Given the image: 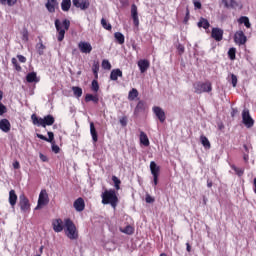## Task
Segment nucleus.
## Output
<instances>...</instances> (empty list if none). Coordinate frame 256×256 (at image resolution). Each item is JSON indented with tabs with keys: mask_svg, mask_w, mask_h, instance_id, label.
<instances>
[{
	"mask_svg": "<svg viewBox=\"0 0 256 256\" xmlns=\"http://www.w3.org/2000/svg\"><path fill=\"white\" fill-rule=\"evenodd\" d=\"M102 69H106L107 71L111 70V62H109V60H103Z\"/></svg>",
	"mask_w": 256,
	"mask_h": 256,
	"instance_id": "37998d69",
	"label": "nucleus"
},
{
	"mask_svg": "<svg viewBox=\"0 0 256 256\" xmlns=\"http://www.w3.org/2000/svg\"><path fill=\"white\" fill-rule=\"evenodd\" d=\"M193 5H194L195 9H201V7H202L201 1H199V0H193Z\"/></svg>",
	"mask_w": 256,
	"mask_h": 256,
	"instance_id": "603ef678",
	"label": "nucleus"
},
{
	"mask_svg": "<svg viewBox=\"0 0 256 256\" xmlns=\"http://www.w3.org/2000/svg\"><path fill=\"white\" fill-rule=\"evenodd\" d=\"M121 125H123V127H125V125H127V121H125V119L120 120Z\"/></svg>",
	"mask_w": 256,
	"mask_h": 256,
	"instance_id": "680f3d73",
	"label": "nucleus"
},
{
	"mask_svg": "<svg viewBox=\"0 0 256 256\" xmlns=\"http://www.w3.org/2000/svg\"><path fill=\"white\" fill-rule=\"evenodd\" d=\"M12 65L15 67L16 71H21V65H19L16 58H12Z\"/></svg>",
	"mask_w": 256,
	"mask_h": 256,
	"instance_id": "49530a36",
	"label": "nucleus"
},
{
	"mask_svg": "<svg viewBox=\"0 0 256 256\" xmlns=\"http://www.w3.org/2000/svg\"><path fill=\"white\" fill-rule=\"evenodd\" d=\"M231 83L232 87H237V76L235 74H231Z\"/></svg>",
	"mask_w": 256,
	"mask_h": 256,
	"instance_id": "de8ad7c7",
	"label": "nucleus"
},
{
	"mask_svg": "<svg viewBox=\"0 0 256 256\" xmlns=\"http://www.w3.org/2000/svg\"><path fill=\"white\" fill-rule=\"evenodd\" d=\"M72 91L75 97H77L78 99L79 97H81V95H83V89H81V87L73 86Z\"/></svg>",
	"mask_w": 256,
	"mask_h": 256,
	"instance_id": "c9c22d12",
	"label": "nucleus"
},
{
	"mask_svg": "<svg viewBox=\"0 0 256 256\" xmlns=\"http://www.w3.org/2000/svg\"><path fill=\"white\" fill-rule=\"evenodd\" d=\"M31 119L33 121V125H37L38 127H47L55 123V117L52 115H47L44 118H38L35 114H33Z\"/></svg>",
	"mask_w": 256,
	"mask_h": 256,
	"instance_id": "20e7f679",
	"label": "nucleus"
},
{
	"mask_svg": "<svg viewBox=\"0 0 256 256\" xmlns=\"http://www.w3.org/2000/svg\"><path fill=\"white\" fill-rule=\"evenodd\" d=\"M20 209L23 211V213H27L31 209V204H29V199L25 197V195H20Z\"/></svg>",
	"mask_w": 256,
	"mask_h": 256,
	"instance_id": "9b49d317",
	"label": "nucleus"
},
{
	"mask_svg": "<svg viewBox=\"0 0 256 256\" xmlns=\"http://www.w3.org/2000/svg\"><path fill=\"white\" fill-rule=\"evenodd\" d=\"M114 37L116 41L119 43V45H123L125 43V36L121 32L114 33Z\"/></svg>",
	"mask_w": 256,
	"mask_h": 256,
	"instance_id": "c756f323",
	"label": "nucleus"
},
{
	"mask_svg": "<svg viewBox=\"0 0 256 256\" xmlns=\"http://www.w3.org/2000/svg\"><path fill=\"white\" fill-rule=\"evenodd\" d=\"M64 231L68 239H71L72 241L75 239H79V233L77 232V227L75 226L73 221H71V219L64 220Z\"/></svg>",
	"mask_w": 256,
	"mask_h": 256,
	"instance_id": "7ed1b4c3",
	"label": "nucleus"
},
{
	"mask_svg": "<svg viewBox=\"0 0 256 256\" xmlns=\"http://www.w3.org/2000/svg\"><path fill=\"white\" fill-rule=\"evenodd\" d=\"M186 251H188V253H191V244H189V242L186 243Z\"/></svg>",
	"mask_w": 256,
	"mask_h": 256,
	"instance_id": "bf43d9fd",
	"label": "nucleus"
},
{
	"mask_svg": "<svg viewBox=\"0 0 256 256\" xmlns=\"http://www.w3.org/2000/svg\"><path fill=\"white\" fill-rule=\"evenodd\" d=\"M198 27H203V29H209L210 27L209 21L205 18H200L198 22Z\"/></svg>",
	"mask_w": 256,
	"mask_h": 256,
	"instance_id": "f704fd0d",
	"label": "nucleus"
},
{
	"mask_svg": "<svg viewBox=\"0 0 256 256\" xmlns=\"http://www.w3.org/2000/svg\"><path fill=\"white\" fill-rule=\"evenodd\" d=\"M37 51L39 53V55H43L44 51H45V45H43V42H39L37 45Z\"/></svg>",
	"mask_w": 256,
	"mask_h": 256,
	"instance_id": "a19ab883",
	"label": "nucleus"
},
{
	"mask_svg": "<svg viewBox=\"0 0 256 256\" xmlns=\"http://www.w3.org/2000/svg\"><path fill=\"white\" fill-rule=\"evenodd\" d=\"M211 37L215 41H223V30L221 28H213Z\"/></svg>",
	"mask_w": 256,
	"mask_h": 256,
	"instance_id": "dca6fc26",
	"label": "nucleus"
},
{
	"mask_svg": "<svg viewBox=\"0 0 256 256\" xmlns=\"http://www.w3.org/2000/svg\"><path fill=\"white\" fill-rule=\"evenodd\" d=\"M243 159L247 163L249 161V154H244Z\"/></svg>",
	"mask_w": 256,
	"mask_h": 256,
	"instance_id": "052dcab7",
	"label": "nucleus"
},
{
	"mask_svg": "<svg viewBox=\"0 0 256 256\" xmlns=\"http://www.w3.org/2000/svg\"><path fill=\"white\" fill-rule=\"evenodd\" d=\"M49 203V194H47V190H41L38 198L37 206L35 207V211H39V209L45 207Z\"/></svg>",
	"mask_w": 256,
	"mask_h": 256,
	"instance_id": "423d86ee",
	"label": "nucleus"
},
{
	"mask_svg": "<svg viewBox=\"0 0 256 256\" xmlns=\"http://www.w3.org/2000/svg\"><path fill=\"white\" fill-rule=\"evenodd\" d=\"M144 109H145V103H143V101H139L135 108V113L139 111H143Z\"/></svg>",
	"mask_w": 256,
	"mask_h": 256,
	"instance_id": "c03bdc74",
	"label": "nucleus"
},
{
	"mask_svg": "<svg viewBox=\"0 0 256 256\" xmlns=\"http://www.w3.org/2000/svg\"><path fill=\"white\" fill-rule=\"evenodd\" d=\"M120 231L126 235H133L135 229L131 225H128L125 228H120Z\"/></svg>",
	"mask_w": 256,
	"mask_h": 256,
	"instance_id": "72a5a7b5",
	"label": "nucleus"
},
{
	"mask_svg": "<svg viewBox=\"0 0 256 256\" xmlns=\"http://www.w3.org/2000/svg\"><path fill=\"white\" fill-rule=\"evenodd\" d=\"M17 59L20 61V63H27V58L23 55H17Z\"/></svg>",
	"mask_w": 256,
	"mask_h": 256,
	"instance_id": "5fc2aeb1",
	"label": "nucleus"
},
{
	"mask_svg": "<svg viewBox=\"0 0 256 256\" xmlns=\"http://www.w3.org/2000/svg\"><path fill=\"white\" fill-rule=\"evenodd\" d=\"M243 148L245 149L246 152L249 151V148H247V145L244 144Z\"/></svg>",
	"mask_w": 256,
	"mask_h": 256,
	"instance_id": "69168bd1",
	"label": "nucleus"
},
{
	"mask_svg": "<svg viewBox=\"0 0 256 256\" xmlns=\"http://www.w3.org/2000/svg\"><path fill=\"white\" fill-rule=\"evenodd\" d=\"M145 201H146V203H155V198H153L151 195L147 194Z\"/></svg>",
	"mask_w": 256,
	"mask_h": 256,
	"instance_id": "8fccbe9b",
	"label": "nucleus"
},
{
	"mask_svg": "<svg viewBox=\"0 0 256 256\" xmlns=\"http://www.w3.org/2000/svg\"><path fill=\"white\" fill-rule=\"evenodd\" d=\"M152 111L156 115L157 119H159L160 123H165V119H167V117L165 116V111L162 110L161 107L154 106Z\"/></svg>",
	"mask_w": 256,
	"mask_h": 256,
	"instance_id": "f8f14e48",
	"label": "nucleus"
},
{
	"mask_svg": "<svg viewBox=\"0 0 256 256\" xmlns=\"http://www.w3.org/2000/svg\"><path fill=\"white\" fill-rule=\"evenodd\" d=\"M92 71L94 73L95 79H99V62L94 61L92 65Z\"/></svg>",
	"mask_w": 256,
	"mask_h": 256,
	"instance_id": "473e14b6",
	"label": "nucleus"
},
{
	"mask_svg": "<svg viewBox=\"0 0 256 256\" xmlns=\"http://www.w3.org/2000/svg\"><path fill=\"white\" fill-rule=\"evenodd\" d=\"M55 135L53 134V132H48V138H47V142L48 143H53V139H54Z\"/></svg>",
	"mask_w": 256,
	"mask_h": 256,
	"instance_id": "3c124183",
	"label": "nucleus"
},
{
	"mask_svg": "<svg viewBox=\"0 0 256 256\" xmlns=\"http://www.w3.org/2000/svg\"><path fill=\"white\" fill-rule=\"evenodd\" d=\"M200 141L205 149H211V142H209V139L207 137L201 136Z\"/></svg>",
	"mask_w": 256,
	"mask_h": 256,
	"instance_id": "7c9ffc66",
	"label": "nucleus"
},
{
	"mask_svg": "<svg viewBox=\"0 0 256 256\" xmlns=\"http://www.w3.org/2000/svg\"><path fill=\"white\" fill-rule=\"evenodd\" d=\"M27 83H39V78H37L36 72H30L26 76Z\"/></svg>",
	"mask_w": 256,
	"mask_h": 256,
	"instance_id": "393cba45",
	"label": "nucleus"
},
{
	"mask_svg": "<svg viewBox=\"0 0 256 256\" xmlns=\"http://www.w3.org/2000/svg\"><path fill=\"white\" fill-rule=\"evenodd\" d=\"M207 187H213V182L208 181L207 182Z\"/></svg>",
	"mask_w": 256,
	"mask_h": 256,
	"instance_id": "0e129e2a",
	"label": "nucleus"
},
{
	"mask_svg": "<svg viewBox=\"0 0 256 256\" xmlns=\"http://www.w3.org/2000/svg\"><path fill=\"white\" fill-rule=\"evenodd\" d=\"M237 53V49L235 48H230L228 51V57L231 59V61H235V55Z\"/></svg>",
	"mask_w": 256,
	"mask_h": 256,
	"instance_id": "4c0bfd02",
	"label": "nucleus"
},
{
	"mask_svg": "<svg viewBox=\"0 0 256 256\" xmlns=\"http://www.w3.org/2000/svg\"><path fill=\"white\" fill-rule=\"evenodd\" d=\"M119 77H123V71H121V69H119V68L113 69L110 73V80L117 81V79H119Z\"/></svg>",
	"mask_w": 256,
	"mask_h": 256,
	"instance_id": "412c9836",
	"label": "nucleus"
},
{
	"mask_svg": "<svg viewBox=\"0 0 256 256\" xmlns=\"http://www.w3.org/2000/svg\"><path fill=\"white\" fill-rule=\"evenodd\" d=\"M233 171H235L236 175L238 177L243 176V173H245V170L243 168H237L236 166H232Z\"/></svg>",
	"mask_w": 256,
	"mask_h": 256,
	"instance_id": "79ce46f5",
	"label": "nucleus"
},
{
	"mask_svg": "<svg viewBox=\"0 0 256 256\" xmlns=\"http://www.w3.org/2000/svg\"><path fill=\"white\" fill-rule=\"evenodd\" d=\"M86 103L92 101L93 103H99V96L93 94H86L85 96Z\"/></svg>",
	"mask_w": 256,
	"mask_h": 256,
	"instance_id": "c85d7f7f",
	"label": "nucleus"
},
{
	"mask_svg": "<svg viewBox=\"0 0 256 256\" xmlns=\"http://www.w3.org/2000/svg\"><path fill=\"white\" fill-rule=\"evenodd\" d=\"M92 91H95V93L99 91V82H97L96 78L92 81Z\"/></svg>",
	"mask_w": 256,
	"mask_h": 256,
	"instance_id": "a18cd8bd",
	"label": "nucleus"
},
{
	"mask_svg": "<svg viewBox=\"0 0 256 256\" xmlns=\"http://www.w3.org/2000/svg\"><path fill=\"white\" fill-rule=\"evenodd\" d=\"M0 129L4 133H9V131H11V122L7 119L0 120Z\"/></svg>",
	"mask_w": 256,
	"mask_h": 256,
	"instance_id": "6ab92c4d",
	"label": "nucleus"
},
{
	"mask_svg": "<svg viewBox=\"0 0 256 256\" xmlns=\"http://www.w3.org/2000/svg\"><path fill=\"white\" fill-rule=\"evenodd\" d=\"M234 42L236 45H245L247 43V36L242 30L237 31L234 34Z\"/></svg>",
	"mask_w": 256,
	"mask_h": 256,
	"instance_id": "1a4fd4ad",
	"label": "nucleus"
},
{
	"mask_svg": "<svg viewBox=\"0 0 256 256\" xmlns=\"http://www.w3.org/2000/svg\"><path fill=\"white\" fill-rule=\"evenodd\" d=\"M242 122L244 123L245 127H247V129H251V127L255 125V120H253L251 114L249 113V109L247 108L242 111Z\"/></svg>",
	"mask_w": 256,
	"mask_h": 256,
	"instance_id": "0eeeda50",
	"label": "nucleus"
},
{
	"mask_svg": "<svg viewBox=\"0 0 256 256\" xmlns=\"http://www.w3.org/2000/svg\"><path fill=\"white\" fill-rule=\"evenodd\" d=\"M131 17L135 27H139V12L137 11V5H131Z\"/></svg>",
	"mask_w": 256,
	"mask_h": 256,
	"instance_id": "2eb2a0df",
	"label": "nucleus"
},
{
	"mask_svg": "<svg viewBox=\"0 0 256 256\" xmlns=\"http://www.w3.org/2000/svg\"><path fill=\"white\" fill-rule=\"evenodd\" d=\"M73 207L78 213L85 210V200L83 198H78L74 201Z\"/></svg>",
	"mask_w": 256,
	"mask_h": 256,
	"instance_id": "f3484780",
	"label": "nucleus"
},
{
	"mask_svg": "<svg viewBox=\"0 0 256 256\" xmlns=\"http://www.w3.org/2000/svg\"><path fill=\"white\" fill-rule=\"evenodd\" d=\"M52 151H53V153H59V151H60L59 146L52 144Z\"/></svg>",
	"mask_w": 256,
	"mask_h": 256,
	"instance_id": "6e6d98bb",
	"label": "nucleus"
},
{
	"mask_svg": "<svg viewBox=\"0 0 256 256\" xmlns=\"http://www.w3.org/2000/svg\"><path fill=\"white\" fill-rule=\"evenodd\" d=\"M149 65H150V63L148 60L142 59V60L138 61V67H139L141 73H145V71H147V69H149Z\"/></svg>",
	"mask_w": 256,
	"mask_h": 256,
	"instance_id": "5701e85b",
	"label": "nucleus"
},
{
	"mask_svg": "<svg viewBox=\"0 0 256 256\" xmlns=\"http://www.w3.org/2000/svg\"><path fill=\"white\" fill-rule=\"evenodd\" d=\"M8 201L10 203V206L12 209H15V205H17V193H15V190L9 191V198Z\"/></svg>",
	"mask_w": 256,
	"mask_h": 256,
	"instance_id": "aec40b11",
	"label": "nucleus"
},
{
	"mask_svg": "<svg viewBox=\"0 0 256 256\" xmlns=\"http://www.w3.org/2000/svg\"><path fill=\"white\" fill-rule=\"evenodd\" d=\"M140 143L144 145V147H149V137H147V134L145 132H140Z\"/></svg>",
	"mask_w": 256,
	"mask_h": 256,
	"instance_id": "cd10ccee",
	"label": "nucleus"
},
{
	"mask_svg": "<svg viewBox=\"0 0 256 256\" xmlns=\"http://www.w3.org/2000/svg\"><path fill=\"white\" fill-rule=\"evenodd\" d=\"M0 99H3V93L1 92V94H0Z\"/></svg>",
	"mask_w": 256,
	"mask_h": 256,
	"instance_id": "774afa93",
	"label": "nucleus"
},
{
	"mask_svg": "<svg viewBox=\"0 0 256 256\" xmlns=\"http://www.w3.org/2000/svg\"><path fill=\"white\" fill-rule=\"evenodd\" d=\"M102 204L103 205H111L113 209L117 208V204L119 203V198H117V193L115 190L110 189L106 190L102 193Z\"/></svg>",
	"mask_w": 256,
	"mask_h": 256,
	"instance_id": "f03ea898",
	"label": "nucleus"
},
{
	"mask_svg": "<svg viewBox=\"0 0 256 256\" xmlns=\"http://www.w3.org/2000/svg\"><path fill=\"white\" fill-rule=\"evenodd\" d=\"M189 20V10L186 11V17L184 19V21H188Z\"/></svg>",
	"mask_w": 256,
	"mask_h": 256,
	"instance_id": "e2e57ef3",
	"label": "nucleus"
},
{
	"mask_svg": "<svg viewBox=\"0 0 256 256\" xmlns=\"http://www.w3.org/2000/svg\"><path fill=\"white\" fill-rule=\"evenodd\" d=\"M112 181L114 183V187L117 191H119L120 187L119 185H121V180H119V178H117V176H113L112 177Z\"/></svg>",
	"mask_w": 256,
	"mask_h": 256,
	"instance_id": "ea45409f",
	"label": "nucleus"
},
{
	"mask_svg": "<svg viewBox=\"0 0 256 256\" xmlns=\"http://www.w3.org/2000/svg\"><path fill=\"white\" fill-rule=\"evenodd\" d=\"M52 227L55 233H61V231L65 229V224H63V220H61V218H58L52 221Z\"/></svg>",
	"mask_w": 256,
	"mask_h": 256,
	"instance_id": "ddd939ff",
	"label": "nucleus"
},
{
	"mask_svg": "<svg viewBox=\"0 0 256 256\" xmlns=\"http://www.w3.org/2000/svg\"><path fill=\"white\" fill-rule=\"evenodd\" d=\"M7 113V107L0 102V115H5Z\"/></svg>",
	"mask_w": 256,
	"mask_h": 256,
	"instance_id": "09e8293b",
	"label": "nucleus"
},
{
	"mask_svg": "<svg viewBox=\"0 0 256 256\" xmlns=\"http://www.w3.org/2000/svg\"><path fill=\"white\" fill-rule=\"evenodd\" d=\"M12 165H13L14 169H21V164H19V161L13 162Z\"/></svg>",
	"mask_w": 256,
	"mask_h": 256,
	"instance_id": "4d7b16f0",
	"label": "nucleus"
},
{
	"mask_svg": "<svg viewBox=\"0 0 256 256\" xmlns=\"http://www.w3.org/2000/svg\"><path fill=\"white\" fill-rule=\"evenodd\" d=\"M36 136L38 137V139H41L42 141H47V137H45L42 134H37Z\"/></svg>",
	"mask_w": 256,
	"mask_h": 256,
	"instance_id": "13d9d810",
	"label": "nucleus"
},
{
	"mask_svg": "<svg viewBox=\"0 0 256 256\" xmlns=\"http://www.w3.org/2000/svg\"><path fill=\"white\" fill-rule=\"evenodd\" d=\"M193 87L194 92L198 95H201V93H210V91L213 89L211 82H196L193 84Z\"/></svg>",
	"mask_w": 256,
	"mask_h": 256,
	"instance_id": "39448f33",
	"label": "nucleus"
},
{
	"mask_svg": "<svg viewBox=\"0 0 256 256\" xmlns=\"http://www.w3.org/2000/svg\"><path fill=\"white\" fill-rule=\"evenodd\" d=\"M0 3L2 5H8V7H13L17 3V0H0Z\"/></svg>",
	"mask_w": 256,
	"mask_h": 256,
	"instance_id": "58836bf2",
	"label": "nucleus"
},
{
	"mask_svg": "<svg viewBox=\"0 0 256 256\" xmlns=\"http://www.w3.org/2000/svg\"><path fill=\"white\" fill-rule=\"evenodd\" d=\"M54 25L57 31V40L61 42L65 39L66 31H69V27H71V21H69L68 19H64L61 22V20L56 19Z\"/></svg>",
	"mask_w": 256,
	"mask_h": 256,
	"instance_id": "f257e3e1",
	"label": "nucleus"
},
{
	"mask_svg": "<svg viewBox=\"0 0 256 256\" xmlns=\"http://www.w3.org/2000/svg\"><path fill=\"white\" fill-rule=\"evenodd\" d=\"M139 97V91L136 88H132L128 93V100L135 101Z\"/></svg>",
	"mask_w": 256,
	"mask_h": 256,
	"instance_id": "a878e982",
	"label": "nucleus"
},
{
	"mask_svg": "<svg viewBox=\"0 0 256 256\" xmlns=\"http://www.w3.org/2000/svg\"><path fill=\"white\" fill-rule=\"evenodd\" d=\"M238 23H240V25H245L247 29H251V22H249V17L247 16L240 17Z\"/></svg>",
	"mask_w": 256,
	"mask_h": 256,
	"instance_id": "bb28decb",
	"label": "nucleus"
},
{
	"mask_svg": "<svg viewBox=\"0 0 256 256\" xmlns=\"http://www.w3.org/2000/svg\"><path fill=\"white\" fill-rule=\"evenodd\" d=\"M90 135L92 137L93 143H97V141H99L97 130L95 129V124L93 122L90 123Z\"/></svg>",
	"mask_w": 256,
	"mask_h": 256,
	"instance_id": "b1692460",
	"label": "nucleus"
},
{
	"mask_svg": "<svg viewBox=\"0 0 256 256\" xmlns=\"http://www.w3.org/2000/svg\"><path fill=\"white\" fill-rule=\"evenodd\" d=\"M150 170L153 175V183L154 187H157L158 179H159V171H161V168L157 165L155 162H150Z\"/></svg>",
	"mask_w": 256,
	"mask_h": 256,
	"instance_id": "6e6552de",
	"label": "nucleus"
},
{
	"mask_svg": "<svg viewBox=\"0 0 256 256\" xmlns=\"http://www.w3.org/2000/svg\"><path fill=\"white\" fill-rule=\"evenodd\" d=\"M74 7L85 11V9H89V0H72Z\"/></svg>",
	"mask_w": 256,
	"mask_h": 256,
	"instance_id": "4468645a",
	"label": "nucleus"
},
{
	"mask_svg": "<svg viewBox=\"0 0 256 256\" xmlns=\"http://www.w3.org/2000/svg\"><path fill=\"white\" fill-rule=\"evenodd\" d=\"M177 49L180 55H183V53H185V47L183 45L179 44L177 46Z\"/></svg>",
	"mask_w": 256,
	"mask_h": 256,
	"instance_id": "864d4df0",
	"label": "nucleus"
},
{
	"mask_svg": "<svg viewBox=\"0 0 256 256\" xmlns=\"http://www.w3.org/2000/svg\"><path fill=\"white\" fill-rule=\"evenodd\" d=\"M101 25L104 29H106L107 31H111L112 26L110 23L107 22V20L105 18L101 19Z\"/></svg>",
	"mask_w": 256,
	"mask_h": 256,
	"instance_id": "e433bc0d",
	"label": "nucleus"
},
{
	"mask_svg": "<svg viewBox=\"0 0 256 256\" xmlns=\"http://www.w3.org/2000/svg\"><path fill=\"white\" fill-rule=\"evenodd\" d=\"M78 49L82 53H85L86 55H89L93 51V46H91V43L86 41H80L78 43Z\"/></svg>",
	"mask_w": 256,
	"mask_h": 256,
	"instance_id": "9d476101",
	"label": "nucleus"
},
{
	"mask_svg": "<svg viewBox=\"0 0 256 256\" xmlns=\"http://www.w3.org/2000/svg\"><path fill=\"white\" fill-rule=\"evenodd\" d=\"M222 3L226 9H237L239 4L235 0H222Z\"/></svg>",
	"mask_w": 256,
	"mask_h": 256,
	"instance_id": "4be33fe9",
	"label": "nucleus"
},
{
	"mask_svg": "<svg viewBox=\"0 0 256 256\" xmlns=\"http://www.w3.org/2000/svg\"><path fill=\"white\" fill-rule=\"evenodd\" d=\"M45 6L47 11H49V13H55V9L59 7V2H57V0H47V3Z\"/></svg>",
	"mask_w": 256,
	"mask_h": 256,
	"instance_id": "a211bd4d",
	"label": "nucleus"
},
{
	"mask_svg": "<svg viewBox=\"0 0 256 256\" xmlns=\"http://www.w3.org/2000/svg\"><path fill=\"white\" fill-rule=\"evenodd\" d=\"M61 9L62 11H69L71 9V0H62Z\"/></svg>",
	"mask_w": 256,
	"mask_h": 256,
	"instance_id": "2f4dec72",
	"label": "nucleus"
},
{
	"mask_svg": "<svg viewBox=\"0 0 256 256\" xmlns=\"http://www.w3.org/2000/svg\"><path fill=\"white\" fill-rule=\"evenodd\" d=\"M40 158L42 159V161H45V156H43V154L40 155Z\"/></svg>",
	"mask_w": 256,
	"mask_h": 256,
	"instance_id": "338daca9",
	"label": "nucleus"
}]
</instances>
